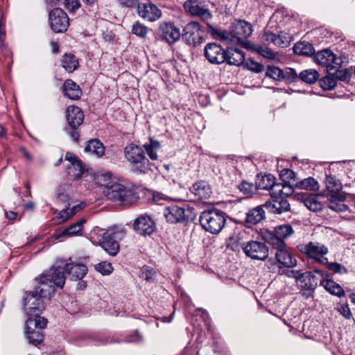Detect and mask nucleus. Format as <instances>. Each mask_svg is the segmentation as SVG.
I'll return each instance as SVG.
<instances>
[{"label":"nucleus","mask_w":355,"mask_h":355,"mask_svg":"<svg viewBox=\"0 0 355 355\" xmlns=\"http://www.w3.org/2000/svg\"><path fill=\"white\" fill-rule=\"evenodd\" d=\"M189 191L198 200L207 199L212 193L209 184L203 180L195 182L189 188Z\"/></svg>","instance_id":"obj_25"},{"label":"nucleus","mask_w":355,"mask_h":355,"mask_svg":"<svg viewBox=\"0 0 355 355\" xmlns=\"http://www.w3.org/2000/svg\"><path fill=\"white\" fill-rule=\"evenodd\" d=\"M123 153L134 173H146L149 169V160L143 147L132 143L124 148Z\"/></svg>","instance_id":"obj_3"},{"label":"nucleus","mask_w":355,"mask_h":355,"mask_svg":"<svg viewBox=\"0 0 355 355\" xmlns=\"http://www.w3.org/2000/svg\"><path fill=\"white\" fill-rule=\"evenodd\" d=\"M352 73L348 70H336V78L340 81L349 83Z\"/></svg>","instance_id":"obj_56"},{"label":"nucleus","mask_w":355,"mask_h":355,"mask_svg":"<svg viewBox=\"0 0 355 355\" xmlns=\"http://www.w3.org/2000/svg\"><path fill=\"white\" fill-rule=\"evenodd\" d=\"M87 338H88V341L85 344L94 343V345H105L107 343L119 342L118 340H114L113 339V338H110V340H109V339L106 338H100V337L93 338V337H91L89 336H87Z\"/></svg>","instance_id":"obj_52"},{"label":"nucleus","mask_w":355,"mask_h":355,"mask_svg":"<svg viewBox=\"0 0 355 355\" xmlns=\"http://www.w3.org/2000/svg\"><path fill=\"white\" fill-rule=\"evenodd\" d=\"M52 268H55L53 266ZM57 268H60L61 270L68 273L70 275V278L71 280H80L82 279L87 272V267L84 264L80 263H67L64 266V268L62 269L60 266L56 267Z\"/></svg>","instance_id":"obj_23"},{"label":"nucleus","mask_w":355,"mask_h":355,"mask_svg":"<svg viewBox=\"0 0 355 355\" xmlns=\"http://www.w3.org/2000/svg\"><path fill=\"white\" fill-rule=\"evenodd\" d=\"M163 214L167 223L171 224L191 222L196 217L193 208L188 205L180 206L176 204L166 206Z\"/></svg>","instance_id":"obj_5"},{"label":"nucleus","mask_w":355,"mask_h":355,"mask_svg":"<svg viewBox=\"0 0 355 355\" xmlns=\"http://www.w3.org/2000/svg\"><path fill=\"white\" fill-rule=\"evenodd\" d=\"M290 43V37L286 34L276 35L275 38V46L279 47H286Z\"/></svg>","instance_id":"obj_51"},{"label":"nucleus","mask_w":355,"mask_h":355,"mask_svg":"<svg viewBox=\"0 0 355 355\" xmlns=\"http://www.w3.org/2000/svg\"><path fill=\"white\" fill-rule=\"evenodd\" d=\"M65 8L70 11H75L80 6L78 0H64Z\"/></svg>","instance_id":"obj_60"},{"label":"nucleus","mask_w":355,"mask_h":355,"mask_svg":"<svg viewBox=\"0 0 355 355\" xmlns=\"http://www.w3.org/2000/svg\"><path fill=\"white\" fill-rule=\"evenodd\" d=\"M329 201L328 207L337 212H344L348 209V206L343 202L346 200L345 194H336L334 196H327Z\"/></svg>","instance_id":"obj_27"},{"label":"nucleus","mask_w":355,"mask_h":355,"mask_svg":"<svg viewBox=\"0 0 355 355\" xmlns=\"http://www.w3.org/2000/svg\"><path fill=\"white\" fill-rule=\"evenodd\" d=\"M337 310L346 319H349L352 316L351 311L347 304H341L337 308Z\"/></svg>","instance_id":"obj_61"},{"label":"nucleus","mask_w":355,"mask_h":355,"mask_svg":"<svg viewBox=\"0 0 355 355\" xmlns=\"http://www.w3.org/2000/svg\"><path fill=\"white\" fill-rule=\"evenodd\" d=\"M239 189L247 196H251L256 191L257 186L247 182H242L238 187Z\"/></svg>","instance_id":"obj_48"},{"label":"nucleus","mask_w":355,"mask_h":355,"mask_svg":"<svg viewBox=\"0 0 355 355\" xmlns=\"http://www.w3.org/2000/svg\"><path fill=\"white\" fill-rule=\"evenodd\" d=\"M294 187L298 189L306 191H317L319 189V184L313 178L309 177L294 184Z\"/></svg>","instance_id":"obj_37"},{"label":"nucleus","mask_w":355,"mask_h":355,"mask_svg":"<svg viewBox=\"0 0 355 355\" xmlns=\"http://www.w3.org/2000/svg\"><path fill=\"white\" fill-rule=\"evenodd\" d=\"M266 240L272 246L273 248L276 249V251L287 246L284 240L277 236V235L273 232H269L268 235L266 236Z\"/></svg>","instance_id":"obj_40"},{"label":"nucleus","mask_w":355,"mask_h":355,"mask_svg":"<svg viewBox=\"0 0 355 355\" xmlns=\"http://www.w3.org/2000/svg\"><path fill=\"white\" fill-rule=\"evenodd\" d=\"M71 216L69 207L63 209L58 214V218L61 220V222L67 220Z\"/></svg>","instance_id":"obj_62"},{"label":"nucleus","mask_w":355,"mask_h":355,"mask_svg":"<svg viewBox=\"0 0 355 355\" xmlns=\"http://www.w3.org/2000/svg\"><path fill=\"white\" fill-rule=\"evenodd\" d=\"M320 285L331 295L338 297L345 296V293L343 288L331 279H322L320 281Z\"/></svg>","instance_id":"obj_33"},{"label":"nucleus","mask_w":355,"mask_h":355,"mask_svg":"<svg viewBox=\"0 0 355 355\" xmlns=\"http://www.w3.org/2000/svg\"><path fill=\"white\" fill-rule=\"evenodd\" d=\"M68 123L73 129L78 128L83 122L84 114L77 106H69L66 111Z\"/></svg>","instance_id":"obj_24"},{"label":"nucleus","mask_w":355,"mask_h":355,"mask_svg":"<svg viewBox=\"0 0 355 355\" xmlns=\"http://www.w3.org/2000/svg\"><path fill=\"white\" fill-rule=\"evenodd\" d=\"M161 37L169 44L178 41L181 35L180 29L171 23H163L159 26Z\"/></svg>","instance_id":"obj_22"},{"label":"nucleus","mask_w":355,"mask_h":355,"mask_svg":"<svg viewBox=\"0 0 355 355\" xmlns=\"http://www.w3.org/2000/svg\"><path fill=\"white\" fill-rule=\"evenodd\" d=\"M299 78L302 81L309 83L313 84L317 81L319 78V74L317 71L314 69H306L302 71L300 75Z\"/></svg>","instance_id":"obj_41"},{"label":"nucleus","mask_w":355,"mask_h":355,"mask_svg":"<svg viewBox=\"0 0 355 355\" xmlns=\"http://www.w3.org/2000/svg\"><path fill=\"white\" fill-rule=\"evenodd\" d=\"M248 69L255 73L262 72L264 69V67L262 64L250 60L249 62H247Z\"/></svg>","instance_id":"obj_58"},{"label":"nucleus","mask_w":355,"mask_h":355,"mask_svg":"<svg viewBox=\"0 0 355 355\" xmlns=\"http://www.w3.org/2000/svg\"><path fill=\"white\" fill-rule=\"evenodd\" d=\"M266 76L278 81L282 80L284 79L283 70L277 67L274 66L268 67Z\"/></svg>","instance_id":"obj_44"},{"label":"nucleus","mask_w":355,"mask_h":355,"mask_svg":"<svg viewBox=\"0 0 355 355\" xmlns=\"http://www.w3.org/2000/svg\"><path fill=\"white\" fill-rule=\"evenodd\" d=\"M49 24L55 33H63L67 30L69 19L67 15L60 8H54L49 15Z\"/></svg>","instance_id":"obj_13"},{"label":"nucleus","mask_w":355,"mask_h":355,"mask_svg":"<svg viewBox=\"0 0 355 355\" xmlns=\"http://www.w3.org/2000/svg\"><path fill=\"white\" fill-rule=\"evenodd\" d=\"M204 55L209 62L213 64H220L225 62V49L215 42L206 44Z\"/></svg>","instance_id":"obj_14"},{"label":"nucleus","mask_w":355,"mask_h":355,"mask_svg":"<svg viewBox=\"0 0 355 355\" xmlns=\"http://www.w3.org/2000/svg\"><path fill=\"white\" fill-rule=\"evenodd\" d=\"M294 184L295 183H293V186H291L286 183H283L284 189L282 191H284V193H282V197L286 198V196H288L293 193V187H295Z\"/></svg>","instance_id":"obj_64"},{"label":"nucleus","mask_w":355,"mask_h":355,"mask_svg":"<svg viewBox=\"0 0 355 355\" xmlns=\"http://www.w3.org/2000/svg\"><path fill=\"white\" fill-rule=\"evenodd\" d=\"M297 248L308 259L320 264L327 263L325 256L329 253V248L324 243L317 241H309L298 245Z\"/></svg>","instance_id":"obj_6"},{"label":"nucleus","mask_w":355,"mask_h":355,"mask_svg":"<svg viewBox=\"0 0 355 355\" xmlns=\"http://www.w3.org/2000/svg\"><path fill=\"white\" fill-rule=\"evenodd\" d=\"M85 151L91 153L99 157L104 155L105 148L99 140L92 139L85 146Z\"/></svg>","instance_id":"obj_38"},{"label":"nucleus","mask_w":355,"mask_h":355,"mask_svg":"<svg viewBox=\"0 0 355 355\" xmlns=\"http://www.w3.org/2000/svg\"><path fill=\"white\" fill-rule=\"evenodd\" d=\"M252 33V25L243 20H239L232 26L231 36L237 42H241L250 37Z\"/></svg>","instance_id":"obj_19"},{"label":"nucleus","mask_w":355,"mask_h":355,"mask_svg":"<svg viewBox=\"0 0 355 355\" xmlns=\"http://www.w3.org/2000/svg\"><path fill=\"white\" fill-rule=\"evenodd\" d=\"M293 51L296 55L311 56L314 54L315 49L311 43L300 41L294 45Z\"/></svg>","instance_id":"obj_35"},{"label":"nucleus","mask_w":355,"mask_h":355,"mask_svg":"<svg viewBox=\"0 0 355 355\" xmlns=\"http://www.w3.org/2000/svg\"><path fill=\"white\" fill-rule=\"evenodd\" d=\"M241 248L244 254L253 260L265 261L268 257V248L263 242L253 240L243 242Z\"/></svg>","instance_id":"obj_8"},{"label":"nucleus","mask_w":355,"mask_h":355,"mask_svg":"<svg viewBox=\"0 0 355 355\" xmlns=\"http://www.w3.org/2000/svg\"><path fill=\"white\" fill-rule=\"evenodd\" d=\"M263 207L269 212L276 214H281L290 209V204L284 197L271 198L264 203Z\"/></svg>","instance_id":"obj_21"},{"label":"nucleus","mask_w":355,"mask_h":355,"mask_svg":"<svg viewBox=\"0 0 355 355\" xmlns=\"http://www.w3.org/2000/svg\"><path fill=\"white\" fill-rule=\"evenodd\" d=\"M296 285L303 297L306 299L313 298L318 286V280L312 272L306 271L304 272V275L300 278Z\"/></svg>","instance_id":"obj_11"},{"label":"nucleus","mask_w":355,"mask_h":355,"mask_svg":"<svg viewBox=\"0 0 355 355\" xmlns=\"http://www.w3.org/2000/svg\"><path fill=\"white\" fill-rule=\"evenodd\" d=\"M115 233L106 232L98 241V245L110 255L115 256L118 254L120 245L115 240Z\"/></svg>","instance_id":"obj_20"},{"label":"nucleus","mask_w":355,"mask_h":355,"mask_svg":"<svg viewBox=\"0 0 355 355\" xmlns=\"http://www.w3.org/2000/svg\"><path fill=\"white\" fill-rule=\"evenodd\" d=\"M47 320L43 317H28L26 321L25 334L30 344L40 345L44 340L42 329L46 327Z\"/></svg>","instance_id":"obj_7"},{"label":"nucleus","mask_w":355,"mask_h":355,"mask_svg":"<svg viewBox=\"0 0 355 355\" xmlns=\"http://www.w3.org/2000/svg\"><path fill=\"white\" fill-rule=\"evenodd\" d=\"M65 160L70 163V166L67 167L68 175L73 180L80 179L85 172L82 161L70 152L65 154Z\"/></svg>","instance_id":"obj_18"},{"label":"nucleus","mask_w":355,"mask_h":355,"mask_svg":"<svg viewBox=\"0 0 355 355\" xmlns=\"http://www.w3.org/2000/svg\"><path fill=\"white\" fill-rule=\"evenodd\" d=\"M142 340V336L137 331H135L132 334L128 336L125 342L126 343H139Z\"/></svg>","instance_id":"obj_63"},{"label":"nucleus","mask_w":355,"mask_h":355,"mask_svg":"<svg viewBox=\"0 0 355 355\" xmlns=\"http://www.w3.org/2000/svg\"><path fill=\"white\" fill-rule=\"evenodd\" d=\"M275 258L279 263L287 268H293L297 265L296 259L288 252L287 246L277 250Z\"/></svg>","instance_id":"obj_29"},{"label":"nucleus","mask_w":355,"mask_h":355,"mask_svg":"<svg viewBox=\"0 0 355 355\" xmlns=\"http://www.w3.org/2000/svg\"><path fill=\"white\" fill-rule=\"evenodd\" d=\"M199 220L205 231L217 234L225 225V213L218 209H207L201 213Z\"/></svg>","instance_id":"obj_4"},{"label":"nucleus","mask_w":355,"mask_h":355,"mask_svg":"<svg viewBox=\"0 0 355 355\" xmlns=\"http://www.w3.org/2000/svg\"><path fill=\"white\" fill-rule=\"evenodd\" d=\"M294 231L291 225L285 224L276 227L275 228V233L277 236H279L284 240L293 234Z\"/></svg>","instance_id":"obj_43"},{"label":"nucleus","mask_w":355,"mask_h":355,"mask_svg":"<svg viewBox=\"0 0 355 355\" xmlns=\"http://www.w3.org/2000/svg\"><path fill=\"white\" fill-rule=\"evenodd\" d=\"M69 189V184H64L59 187L56 190V196L58 200L63 202H67L69 199V196L67 192Z\"/></svg>","instance_id":"obj_47"},{"label":"nucleus","mask_w":355,"mask_h":355,"mask_svg":"<svg viewBox=\"0 0 355 355\" xmlns=\"http://www.w3.org/2000/svg\"><path fill=\"white\" fill-rule=\"evenodd\" d=\"M325 186L326 190L323 194L324 197L336 194H345L341 191L343 187L341 182L331 175L326 174Z\"/></svg>","instance_id":"obj_28"},{"label":"nucleus","mask_w":355,"mask_h":355,"mask_svg":"<svg viewBox=\"0 0 355 355\" xmlns=\"http://www.w3.org/2000/svg\"><path fill=\"white\" fill-rule=\"evenodd\" d=\"M275 177L271 175H266L262 176L260 180L256 182V186L258 189L270 190L273 186Z\"/></svg>","instance_id":"obj_42"},{"label":"nucleus","mask_w":355,"mask_h":355,"mask_svg":"<svg viewBox=\"0 0 355 355\" xmlns=\"http://www.w3.org/2000/svg\"><path fill=\"white\" fill-rule=\"evenodd\" d=\"M315 62L322 67L327 68V71L331 73L333 69L340 67L342 62L340 58L336 55L330 50L324 49L318 51L314 56Z\"/></svg>","instance_id":"obj_12"},{"label":"nucleus","mask_w":355,"mask_h":355,"mask_svg":"<svg viewBox=\"0 0 355 355\" xmlns=\"http://www.w3.org/2000/svg\"><path fill=\"white\" fill-rule=\"evenodd\" d=\"M205 31L196 21L188 23L183 29L182 38L190 46H196L205 40Z\"/></svg>","instance_id":"obj_9"},{"label":"nucleus","mask_w":355,"mask_h":355,"mask_svg":"<svg viewBox=\"0 0 355 355\" xmlns=\"http://www.w3.org/2000/svg\"><path fill=\"white\" fill-rule=\"evenodd\" d=\"M322 265L327 266V268L334 272H338L340 274H344L347 272V270L345 266L341 265L340 263H338L337 262H329L327 261V263H322Z\"/></svg>","instance_id":"obj_50"},{"label":"nucleus","mask_w":355,"mask_h":355,"mask_svg":"<svg viewBox=\"0 0 355 355\" xmlns=\"http://www.w3.org/2000/svg\"><path fill=\"white\" fill-rule=\"evenodd\" d=\"M64 95L71 100H78L82 95V90L78 85L71 79L64 81L63 85Z\"/></svg>","instance_id":"obj_31"},{"label":"nucleus","mask_w":355,"mask_h":355,"mask_svg":"<svg viewBox=\"0 0 355 355\" xmlns=\"http://www.w3.org/2000/svg\"><path fill=\"white\" fill-rule=\"evenodd\" d=\"M284 79L287 82L292 83L297 80L299 76L296 71L293 68H287L283 71Z\"/></svg>","instance_id":"obj_53"},{"label":"nucleus","mask_w":355,"mask_h":355,"mask_svg":"<svg viewBox=\"0 0 355 355\" xmlns=\"http://www.w3.org/2000/svg\"><path fill=\"white\" fill-rule=\"evenodd\" d=\"M156 272L150 267L144 266L141 270V277L149 282H153L155 279Z\"/></svg>","instance_id":"obj_46"},{"label":"nucleus","mask_w":355,"mask_h":355,"mask_svg":"<svg viewBox=\"0 0 355 355\" xmlns=\"http://www.w3.org/2000/svg\"><path fill=\"white\" fill-rule=\"evenodd\" d=\"M275 33L270 31H265L259 38L261 44H251L249 49H251L252 51L257 53L266 58L273 60L275 58L276 55L268 46L271 44L275 45Z\"/></svg>","instance_id":"obj_10"},{"label":"nucleus","mask_w":355,"mask_h":355,"mask_svg":"<svg viewBox=\"0 0 355 355\" xmlns=\"http://www.w3.org/2000/svg\"><path fill=\"white\" fill-rule=\"evenodd\" d=\"M95 269L103 275H110L113 270L111 263L107 261H102L96 264L95 266Z\"/></svg>","instance_id":"obj_49"},{"label":"nucleus","mask_w":355,"mask_h":355,"mask_svg":"<svg viewBox=\"0 0 355 355\" xmlns=\"http://www.w3.org/2000/svg\"><path fill=\"white\" fill-rule=\"evenodd\" d=\"M302 200L304 205L311 211H318L322 210V205L318 200V196L309 194L308 196H303Z\"/></svg>","instance_id":"obj_36"},{"label":"nucleus","mask_w":355,"mask_h":355,"mask_svg":"<svg viewBox=\"0 0 355 355\" xmlns=\"http://www.w3.org/2000/svg\"><path fill=\"white\" fill-rule=\"evenodd\" d=\"M86 222L84 218L80 219L79 221L71 225L69 227L64 229L60 233L54 236L55 239H60L64 236H72L78 235L83 229V224Z\"/></svg>","instance_id":"obj_32"},{"label":"nucleus","mask_w":355,"mask_h":355,"mask_svg":"<svg viewBox=\"0 0 355 355\" xmlns=\"http://www.w3.org/2000/svg\"><path fill=\"white\" fill-rule=\"evenodd\" d=\"M284 184L283 183L275 184L273 182V186L270 189V196L271 198H281L282 197Z\"/></svg>","instance_id":"obj_54"},{"label":"nucleus","mask_w":355,"mask_h":355,"mask_svg":"<svg viewBox=\"0 0 355 355\" xmlns=\"http://www.w3.org/2000/svg\"><path fill=\"white\" fill-rule=\"evenodd\" d=\"M61 66L67 72L71 73L79 66L78 58L72 53H65L61 59Z\"/></svg>","instance_id":"obj_34"},{"label":"nucleus","mask_w":355,"mask_h":355,"mask_svg":"<svg viewBox=\"0 0 355 355\" xmlns=\"http://www.w3.org/2000/svg\"><path fill=\"white\" fill-rule=\"evenodd\" d=\"M286 275H287V277H288L290 278L295 279L296 284H297L300 280V278H301V277L302 275H304V272H302L300 270H287V272H286Z\"/></svg>","instance_id":"obj_59"},{"label":"nucleus","mask_w":355,"mask_h":355,"mask_svg":"<svg viewBox=\"0 0 355 355\" xmlns=\"http://www.w3.org/2000/svg\"><path fill=\"white\" fill-rule=\"evenodd\" d=\"M97 182L101 186H103L104 188H106V184H110L113 181H112V174L110 173H105L98 175Z\"/></svg>","instance_id":"obj_55"},{"label":"nucleus","mask_w":355,"mask_h":355,"mask_svg":"<svg viewBox=\"0 0 355 355\" xmlns=\"http://www.w3.org/2000/svg\"><path fill=\"white\" fill-rule=\"evenodd\" d=\"M320 85L325 89H332L336 85V83L333 78L325 77L320 80Z\"/></svg>","instance_id":"obj_57"},{"label":"nucleus","mask_w":355,"mask_h":355,"mask_svg":"<svg viewBox=\"0 0 355 355\" xmlns=\"http://www.w3.org/2000/svg\"><path fill=\"white\" fill-rule=\"evenodd\" d=\"M103 192L110 200L123 202L128 196V190L123 184L112 182L110 184H106Z\"/></svg>","instance_id":"obj_17"},{"label":"nucleus","mask_w":355,"mask_h":355,"mask_svg":"<svg viewBox=\"0 0 355 355\" xmlns=\"http://www.w3.org/2000/svg\"><path fill=\"white\" fill-rule=\"evenodd\" d=\"M137 14L144 19L154 21L161 17V10L153 3H140L137 5Z\"/></svg>","instance_id":"obj_15"},{"label":"nucleus","mask_w":355,"mask_h":355,"mask_svg":"<svg viewBox=\"0 0 355 355\" xmlns=\"http://www.w3.org/2000/svg\"><path fill=\"white\" fill-rule=\"evenodd\" d=\"M65 275L60 268H51L46 272L35 278L34 291L25 292L23 307L26 315L31 318L40 317V313L45 309L44 300L50 298L56 288H62L65 283Z\"/></svg>","instance_id":"obj_1"},{"label":"nucleus","mask_w":355,"mask_h":355,"mask_svg":"<svg viewBox=\"0 0 355 355\" xmlns=\"http://www.w3.org/2000/svg\"><path fill=\"white\" fill-rule=\"evenodd\" d=\"M225 62L230 65L239 66L245 60L244 53L238 49L230 48L225 49Z\"/></svg>","instance_id":"obj_30"},{"label":"nucleus","mask_w":355,"mask_h":355,"mask_svg":"<svg viewBox=\"0 0 355 355\" xmlns=\"http://www.w3.org/2000/svg\"><path fill=\"white\" fill-rule=\"evenodd\" d=\"M132 33L141 38H145L148 33V28L140 22L137 21L133 24Z\"/></svg>","instance_id":"obj_45"},{"label":"nucleus","mask_w":355,"mask_h":355,"mask_svg":"<svg viewBox=\"0 0 355 355\" xmlns=\"http://www.w3.org/2000/svg\"><path fill=\"white\" fill-rule=\"evenodd\" d=\"M134 229L140 235H150L155 230V223L148 215H141L135 219Z\"/></svg>","instance_id":"obj_16"},{"label":"nucleus","mask_w":355,"mask_h":355,"mask_svg":"<svg viewBox=\"0 0 355 355\" xmlns=\"http://www.w3.org/2000/svg\"><path fill=\"white\" fill-rule=\"evenodd\" d=\"M143 147L150 159L157 160L158 159L157 152L161 148L159 141L150 139L149 142L146 143Z\"/></svg>","instance_id":"obj_39"},{"label":"nucleus","mask_w":355,"mask_h":355,"mask_svg":"<svg viewBox=\"0 0 355 355\" xmlns=\"http://www.w3.org/2000/svg\"><path fill=\"white\" fill-rule=\"evenodd\" d=\"M184 6L185 9L192 15L200 17L207 24V31L214 39L223 41L231 40L227 32L218 29L209 24V21L212 19L213 15L210 10L203 6L199 0H187Z\"/></svg>","instance_id":"obj_2"},{"label":"nucleus","mask_w":355,"mask_h":355,"mask_svg":"<svg viewBox=\"0 0 355 355\" xmlns=\"http://www.w3.org/2000/svg\"><path fill=\"white\" fill-rule=\"evenodd\" d=\"M263 205L262 206H257L250 209L247 214L245 217V225L248 227H252L265 219V211L263 210Z\"/></svg>","instance_id":"obj_26"}]
</instances>
